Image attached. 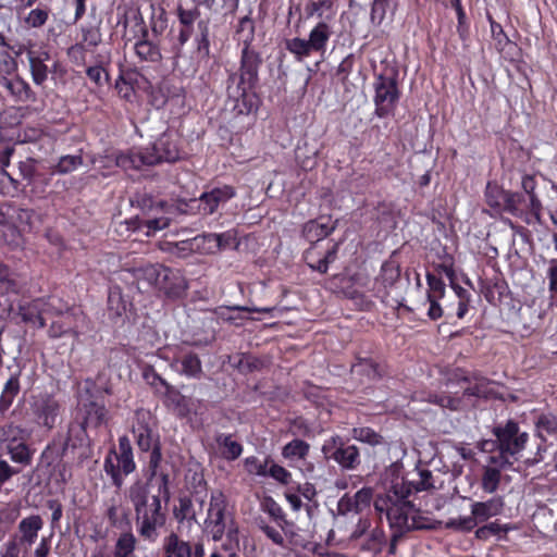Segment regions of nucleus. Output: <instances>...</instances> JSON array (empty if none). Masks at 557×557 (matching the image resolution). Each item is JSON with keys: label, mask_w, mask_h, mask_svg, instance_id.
<instances>
[{"label": "nucleus", "mask_w": 557, "mask_h": 557, "mask_svg": "<svg viewBox=\"0 0 557 557\" xmlns=\"http://www.w3.org/2000/svg\"><path fill=\"white\" fill-rule=\"evenodd\" d=\"M385 542L386 537L384 531L380 528H374L364 536L363 542L360 544V549L372 556H376L382 552Z\"/></svg>", "instance_id": "obj_34"}, {"label": "nucleus", "mask_w": 557, "mask_h": 557, "mask_svg": "<svg viewBox=\"0 0 557 557\" xmlns=\"http://www.w3.org/2000/svg\"><path fill=\"white\" fill-rule=\"evenodd\" d=\"M82 39L79 42L69 48L67 54L74 59L84 60L85 51L98 47L102 41V34L98 25H82Z\"/></svg>", "instance_id": "obj_15"}, {"label": "nucleus", "mask_w": 557, "mask_h": 557, "mask_svg": "<svg viewBox=\"0 0 557 557\" xmlns=\"http://www.w3.org/2000/svg\"><path fill=\"white\" fill-rule=\"evenodd\" d=\"M22 231H32L41 223V216L33 209L16 208L13 209V215Z\"/></svg>", "instance_id": "obj_40"}, {"label": "nucleus", "mask_w": 557, "mask_h": 557, "mask_svg": "<svg viewBox=\"0 0 557 557\" xmlns=\"http://www.w3.org/2000/svg\"><path fill=\"white\" fill-rule=\"evenodd\" d=\"M137 539L131 531L123 532L116 540L113 548L114 557H136Z\"/></svg>", "instance_id": "obj_39"}, {"label": "nucleus", "mask_w": 557, "mask_h": 557, "mask_svg": "<svg viewBox=\"0 0 557 557\" xmlns=\"http://www.w3.org/2000/svg\"><path fill=\"white\" fill-rule=\"evenodd\" d=\"M511 465L512 461H506L504 457L491 456L487 463L482 467L481 488L487 494L495 493L500 484L502 470Z\"/></svg>", "instance_id": "obj_12"}, {"label": "nucleus", "mask_w": 557, "mask_h": 557, "mask_svg": "<svg viewBox=\"0 0 557 557\" xmlns=\"http://www.w3.org/2000/svg\"><path fill=\"white\" fill-rule=\"evenodd\" d=\"M54 298H48V300L38 298L27 304L21 305L18 307V314L22 318V321L25 323H30L38 327L45 326L44 314L49 313L54 309L53 301Z\"/></svg>", "instance_id": "obj_13"}, {"label": "nucleus", "mask_w": 557, "mask_h": 557, "mask_svg": "<svg viewBox=\"0 0 557 557\" xmlns=\"http://www.w3.org/2000/svg\"><path fill=\"white\" fill-rule=\"evenodd\" d=\"M262 366H263L262 360H260L259 358H257L255 356L247 355V354L239 355V359L236 364V367L243 372L256 371V370L261 369Z\"/></svg>", "instance_id": "obj_57"}, {"label": "nucleus", "mask_w": 557, "mask_h": 557, "mask_svg": "<svg viewBox=\"0 0 557 557\" xmlns=\"http://www.w3.org/2000/svg\"><path fill=\"white\" fill-rule=\"evenodd\" d=\"M309 447L302 440H293L283 447L282 455L287 459H302L308 455Z\"/></svg>", "instance_id": "obj_49"}, {"label": "nucleus", "mask_w": 557, "mask_h": 557, "mask_svg": "<svg viewBox=\"0 0 557 557\" xmlns=\"http://www.w3.org/2000/svg\"><path fill=\"white\" fill-rule=\"evenodd\" d=\"M20 372L12 374L5 382L3 391L0 396V411L5 412L12 405L14 398L20 392Z\"/></svg>", "instance_id": "obj_41"}, {"label": "nucleus", "mask_w": 557, "mask_h": 557, "mask_svg": "<svg viewBox=\"0 0 557 557\" xmlns=\"http://www.w3.org/2000/svg\"><path fill=\"white\" fill-rule=\"evenodd\" d=\"M106 518L111 527L120 530H126L131 524L128 508L114 499L108 505Z\"/></svg>", "instance_id": "obj_29"}, {"label": "nucleus", "mask_w": 557, "mask_h": 557, "mask_svg": "<svg viewBox=\"0 0 557 557\" xmlns=\"http://www.w3.org/2000/svg\"><path fill=\"white\" fill-rule=\"evenodd\" d=\"M200 12L198 9L186 10L182 7L177 9V16L181 24L178 34V46L183 47L191 37L194 30V23L199 17Z\"/></svg>", "instance_id": "obj_27"}, {"label": "nucleus", "mask_w": 557, "mask_h": 557, "mask_svg": "<svg viewBox=\"0 0 557 557\" xmlns=\"http://www.w3.org/2000/svg\"><path fill=\"white\" fill-rule=\"evenodd\" d=\"M351 372L356 375L364 376L369 381H375L383 376L384 368L374 359L369 357H358L351 366Z\"/></svg>", "instance_id": "obj_25"}, {"label": "nucleus", "mask_w": 557, "mask_h": 557, "mask_svg": "<svg viewBox=\"0 0 557 557\" xmlns=\"http://www.w3.org/2000/svg\"><path fill=\"white\" fill-rule=\"evenodd\" d=\"M205 499L196 497L195 500L188 497H181L178 505L174 508V518L178 523L187 522L189 525L197 522L198 515L203 510Z\"/></svg>", "instance_id": "obj_19"}, {"label": "nucleus", "mask_w": 557, "mask_h": 557, "mask_svg": "<svg viewBox=\"0 0 557 557\" xmlns=\"http://www.w3.org/2000/svg\"><path fill=\"white\" fill-rule=\"evenodd\" d=\"M261 62L260 54L250 46L243 47L239 71L232 73L227 79L226 90L230 98L243 99L256 86Z\"/></svg>", "instance_id": "obj_4"}, {"label": "nucleus", "mask_w": 557, "mask_h": 557, "mask_svg": "<svg viewBox=\"0 0 557 557\" xmlns=\"http://www.w3.org/2000/svg\"><path fill=\"white\" fill-rule=\"evenodd\" d=\"M426 282H428V293L426 295L430 297H438L443 298L445 295V283L442 281V278L435 276L434 274L428 273L426 274Z\"/></svg>", "instance_id": "obj_58"}, {"label": "nucleus", "mask_w": 557, "mask_h": 557, "mask_svg": "<svg viewBox=\"0 0 557 557\" xmlns=\"http://www.w3.org/2000/svg\"><path fill=\"white\" fill-rule=\"evenodd\" d=\"M162 549L165 557H191L193 555L190 543L182 540L174 532L164 537Z\"/></svg>", "instance_id": "obj_26"}, {"label": "nucleus", "mask_w": 557, "mask_h": 557, "mask_svg": "<svg viewBox=\"0 0 557 557\" xmlns=\"http://www.w3.org/2000/svg\"><path fill=\"white\" fill-rule=\"evenodd\" d=\"M203 525L205 531L212 536L213 541H220L224 534L232 540L237 534V528L227 511V498L220 490H214L210 494Z\"/></svg>", "instance_id": "obj_5"}, {"label": "nucleus", "mask_w": 557, "mask_h": 557, "mask_svg": "<svg viewBox=\"0 0 557 557\" xmlns=\"http://www.w3.org/2000/svg\"><path fill=\"white\" fill-rule=\"evenodd\" d=\"M409 495L377 496L374 500V508L377 512L385 513L391 528L403 534L418 528L417 509L408 500Z\"/></svg>", "instance_id": "obj_3"}, {"label": "nucleus", "mask_w": 557, "mask_h": 557, "mask_svg": "<svg viewBox=\"0 0 557 557\" xmlns=\"http://www.w3.org/2000/svg\"><path fill=\"white\" fill-rule=\"evenodd\" d=\"M166 403L169 405L174 406L175 409L178 410L180 414H185L186 408V398L180 392L173 388V386H168L166 388Z\"/></svg>", "instance_id": "obj_56"}, {"label": "nucleus", "mask_w": 557, "mask_h": 557, "mask_svg": "<svg viewBox=\"0 0 557 557\" xmlns=\"http://www.w3.org/2000/svg\"><path fill=\"white\" fill-rule=\"evenodd\" d=\"M429 401L436 404V405L441 406L442 408H448L451 410H458L461 405V400L459 398H455V397H451L449 395H444V394L430 395Z\"/></svg>", "instance_id": "obj_61"}, {"label": "nucleus", "mask_w": 557, "mask_h": 557, "mask_svg": "<svg viewBox=\"0 0 557 557\" xmlns=\"http://www.w3.org/2000/svg\"><path fill=\"white\" fill-rule=\"evenodd\" d=\"M83 163L81 156H64L60 158L57 165V171L61 174H66L77 169Z\"/></svg>", "instance_id": "obj_60"}, {"label": "nucleus", "mask_w": 557, "mask_h": 557, "mask_svg": "<svg viewBox=\"0 0 557 557\" xmlns=\"http://www.w3.org/2000/svg\"><path fill=\"white\" fill-rule=\"evenodd\" d=\"M397 0H373L370 12V21L373 25L380 26L387 14H394Z\"/></svg>", "instance_id": "obj_36"}, {"label": "nucleus", "mask_w": 557, "mask_h": 557, "mask_svg": "<svg viewBox=\"0 0 557 557\" xmlns=\"http://www.w3.org/2000/svg\"><path fill=\"white\" fill-rule=\"evenodd\" d=\"M84 419L81 423L85 428H98L107 422L108 410L103 404L90 400L83 405Z\"/></svg>", "instance_id": "obj_23"}, {"label": "nucleus", "mask_w": 557, "mask_h": 557, "mask_svg": "<svg viewBox=\"0 0 557 557\" xmlns=\"http://www.w3.org/2000/svg\"><path fill=\"white\" fill-rule=\"evenodd\" d=\"M507 190L500 188L497 184L487 183L485 189L486 202L491 208L502 211Z\"/></svg>", "instance_id": "obj_50"}, {"label": "nucleus", "mask_w": 557, "mask_h": 557, "mask_svg": "<svg viewBox=\"0 0 557 557\" xmlns=\"http://www.w3.org/2000/svg\"><path fill=\"white\" fill-rule=\"evenodd\" d=\"M7 453L10 455L11 460L22 465H29L32 461V454L25 443L11 441L7 444Z\"/></svg>", "instance_id": "obj_44"}, {"label": "nucleus", "mask_w": 557, "mask_h": 557, "mask_svg": "<svg viewBox=\"0 0 557 557\" xmlns=\"http://www.w3.org/2000/svg\"><path fill=\"white\" fill-rule=\"evenodd\" d=\"M128 496L135 509L139 535L144 540L154 542L159 536V529L165 523L160 496H149L146 486L141 483L133 484Z\"/></svg>", "instance_id": "obj_1"}, {"label": "nucleus", "mask_w": 557, "mask_h": 557, "mask_svg": "<svg viewBox=\"0 0 557 557\" xmlns=\"http://www.w3.org/2000/svg\"><path fill=\"white\" fill-rule=\"evenodd\" d=\"M281 529L284 533L286 546H289L290 549L310 550L312 548L313 543L311 542L309 532L297 528L294 523L288 521H284V524H281Z\"/></svg>", "instance_id": "obj_21"}, {"label": "nucleus", "mask_w": 557, "mask_h": 557, "mask_svg": "<svg viewBox=\"0 0 557 557\" xmlns=\"http://www.w3.org/2000/svg\"><path fill=\"white\" fill-rule=\"evenodd\" d=\"M268 460L261 461L255 456L247 457L244 460L245 470L249 474L265 476L268 475Z\"/></svg>", "instance_id": "obj_54"}, {"label": "nucleus", "mask_w": 557, "mask_h": 557, "mask_svg": "<svg viewBox=\"0 0 557 557\" xmlns=\"http://www.w3.org/2000/svg\"><path fill=\"white\" fill-rule=\"evenodd\" d=\"M135 52L140 60L146 62H159L162 58L159 48L147 39L136 42Z\"/></svg>", "instance_id": "obj_45"}, {"label": "nucleus", "mask_w": 557, "mask_h": 557, "mask_svg": "<svg viewBox=\"0 0 557 557\" xmlns=\"http://www.w3.org/2000/svg\"><path fill=\"white\" fill-rule=\"evenodd\" d=\"M523 202L524 196L522 194L507 190L502 211L508 212L515 216H521L523 214V210L521 209Z\"/></svg>", "instance_id": "obj_51"}, {"label": "nucleus", "mask_w": 557, "mask_h": 557, "mask_svg": "<svg viewBox=\"0 0 557 557\" xmlns=\"http://www.w3.org/2000/svg\"><path fill=\"white\" fill-rule=\"evenodd\" d=\"M373 87L375 115L381 119L391 115L394 112L400 96L397 85V72L394 70H387L377 74L373 83Z\"/></svg>", "instance_id": "obj_6"}, {"label": "nucleus", "mask_w": 557, "mask_h": 557, "mask_svg": "<svg viewBox=\"0 0 557 557\" xmlns=\"http://www.w3.org/2000/svg\"><path fill=\"white\" fill-rule=\"evenodd\" d=\"M88 446V436L86 428L79 423L69 426L67 437L63 444L62 455L65 456L70 450L83 449Z\"/></svg>", "instance_id": "obj_31"}, {"label": "nucleus", "mask_w": 557, "mask_h": 557, "mask_svg": "<svg viewBox=\"0 0 557 557\" xmlns=\"http://www.w3.org/2000/svg\"><path fill=\"white\" fill-rule=\"evenodd\" d=\"M417 475L418 479H411L409 481L411 492H421L435 488V481L432 472L429 469L418 468Z\"/></svg>", "instance_id": "obj_47"}, {"label": "nucleus", "mask_w": 557, "mask_h": 557, "mask_svg": "<svg viewBox=\"0 0 557 557\" xmlns=\"http://www.w3.org/2000/svg\"><path fill=\"white\" fill-rule=\"evenodd\" d=\"M333 32L329 24L319 22L309 33L307 39L313 52L324 53Z\"/></svg>", "instance_id": "obj_32"}, {"label": "nucleus", "mask_w": 557, "mask_h": 557, "mask_svg": "<svg viewBox=\"0 0 557 557\" xmlns=\"http://www.w3.org/2000/svg\"><path fill=\"white\" fill-rule=\"evenodd\" d=\"M136 423L133 425V433L138 447L143 451H148L159 444L158 436L153 434L149 425L150 413L143 409L137 410L135 413Z\"/></svg>", "instance_id": "obj_14"}, {"label": "nucleus", "mask_w": 557, "mask_h": 557, "mask_svg": "<svg viewBox=\"0 0 557 557\" xmlns=\"http://www.w3.org/2000/svg\"><path fill=\"white\" fill-rule=\"evenodd\" d=\"M170 222H171V219L168 216H160V218H154V219H150V220H146V221H143V220H139L138 218H136V219H132V220L127 221L126 224L129 225V228L132 231H137L143 227H146L147 228L146 234L148 236H151L157 231H161V230H164L165 227H168L170 225Z\"/></svg>", "instance_id": "obj_38"}, {"label": "nucleus", "mask_w": 557, "mask_h": 557, "mask_svg": "<svg viewBox=\"0 0 557 557\" xmlns=\"http://www.w3.org/2000/svg\"><path fill=\"white\" fill-rule=\"evenodd\" d=\"M0 84L4 86L10 91V94L20 101H27L34 98V92L29 85L20 77H2Z\"/></svg>", "instance_id": "obj_33"}, {"label": "nucleus", "mask_w": 557, "mask_h": 557, "mask_svg": "<svg viewBox=\"0 0 557 557\" xmlns=\"http://www.w3.org/2000/svg\"><path fill=\"white\" fill-rule=\"evenodd\" d=\"M0 283L8 292L18 293L21 286L17 281L12 277L9 268L0 261Z\"/></svg>", "instance_id": "obj_59"}, {"label": "nucleus", "mask_w": 557, "mask_h": 557, "mask_svg": "<svg viewBox=\"0 0 557 557\" xmlns=\"http://www.w3.org/2000/svg\"><path fill=\"white\" fill-rule=\"evenodd\" d=\"M48 16H49V14H48L47 10L37 8V9L32 10L28 13V15L25 17V23L29 27H34V28L41 27L42 25L46 24Z\"/></svg>", "instance_id": "obj_63"}, {"label": "nucleus", "mask_w": 557, "mask_h": 557, "mask_svg": "<svg viewBox=\"0 0 557 557\" xmlns=\"http://www.w3.org/2000/svg\"><path fill=\"white\" fill-rule=\"evenodd\" d=\"M497 447L499 454L496 457H504L506 461H511L509 458L518 455L525 446L528 434L520 432L518 424L509 420L503 426L494 428Z\"/></svg>", "instance_id": "obj_8"}, {"label": "nucleus", "mask_w": 557, "mask_h": 557, "mask_svg": "<svg viewBox=\"0 0 557 557\" xmlns=\"http://www.w3.org/2000/svg\"><path fill=\"white\" fill-rule=\"evenodd\" d=\"M373 497L370 487H363L355 493L352 496L345 494L337 504V511L339 515H347L349 512L359 513L369 508Z\"/></svg>", "instance_id": "obj_17"}, {"label": "nucleus", "mask_w": 557, "mask_h": 557, "mask_svg": "<svg viewBox=\"0 0 557 557\" xmlns=\"http://www.w3.org/2000/svg\"><path fill=\"white\" fill-rule=\"evenodd\" d=\"M27 58L30 66L33 82L40 86L48 77L47 62L50 60V53L46 49L28 50Z\"/></svg>", "instance_id": "obj_20"}, {"label": "nucleus", "mask_w": 557, "mask_h": 557, "mask_svg": "<svg viewBox=\"0 0 557 557\" xmlns=\"http://www.w3.org/2000/svg\"><path fill=\"white\" fill-rule=\"evenodd\" d=\"M475 527H476V521H475V518H473L472 515L468 516V517H460V518L449 519L446 522V528L447 529H453V530L461 531V532L471 531Z\"/></svg>", "instance_id": "obj_55"}, {"label": "nucleus", "mask_w": 557, "mask_h": 557, "mask_svg": "<svg viewBox=\"0 0 557 557\" xmlns=\"http://www.w3.org/2000/svg\"><path fill=\"white\" fill-rule=\"evenodd\" d=\"M112 453L115 455L119 468H121L123 474L128 475L135 471L136 463L134 461L133 448L127 436L119 438V449Z\"/></svg>", "instance_id": "obj_28"}, {"label": "nucleus", "mask_w": 557, "mask_h": 557, "mask_svg": "<svg viewBox=\"0 0 557 557\" xmlns=\"http://www.w3.org/2000/svg\"><path fill=\"white\" fill-rule=\"evenodd\" d=\"M351 436L356 441L366 443L371 446L383 444V436L368 426L354 428L351 430Z\"/></svg>", "instance_id": "obj_48"}, {"label": "nucleus", "mask_w": 557, "mask_h": 557, "mask_svg": "<svg viewBox=\"0 0 557 557\" xmlns=\"http://www.w3.org/2000/svg\"><path fill=\"white\" fill-rule=\"evenodd\" d=\"M42 527L44 521L38 515H33L22 519L18 523L21 543L32 545L36 541L38 532L42 529Z\"/></svg>", "instance_id": "obj_30"}, {"label": "nucleus", "mask_w": 557, "mask_h": 557, "mask_svg": "<svg viewBox=\"0 0 557 557\" xmlns=\"http://www.w3.org/2000/svg\"><path fill=\"white\" fill-rule=\"evenodd\" d=\"M285 48L298 62H302L313 52L308 40L299 37L286 39Z\"/></svg>", "instance_id": "obj_43"}, {"label": "nucleus", "mask_w": 557, "mask_h": 557, "mask_svg": "<svg viewBox=\"0 0 557 557\" xmlns=\"http://www.w3.org/2000/svg\"><path fill=\"white\" fill-rule=\"evenodd\" d=\"M400 277V267L394 260H388L382 264L381 272L375 280L374 292L379 298L387 296V288L392 287Z\"/></svg>", "instance_id": "obj_18"}, {"label": "nucleus", "mask_w": 557, "mask_h": 557, "mask_svg": "<svg viewBox=\"0 0 557 557\" xmlns=\"http://www.w3.org/2000/svg\"><path fill=\"white\" fill-rule=\"evenodd\" d=\"M129 304L122 295L119 287L111 288L108 296V312L111 319L122 318L128 308Z\"/></svg>", "instance_id": "obj_37"}, {"label": "nucleus", "mask_w": 557, "mask_h": 557, "mask_svg": "<svg viewBox=\"0 0 557 557\" xmlns=\"http://www.w3.org/2000/svg\"><path fill=\"white\" fill-rule=\"evenodd\" d=\"M180 159L176 138L171 133H163L151 147L131 149L115 156L116 166L127 170H140L161 162H175Z\"/></svg>", "instance_id": "obj_2"}, {"label": "nucleus", "mask_w": 557, "mask_h": 557, "mask_svg": "<svg viewBox=\"0 0 557 557\" xmlns=\"http://www.w3.org/2000/svg\"><path fill=\"white\" fill-rule=\"evenodd\" d=\"M539 435L544 438L545 435L557 433V416L552 413L541 414L535 423Z\"/></svg>", "instance_id": "obj_52"}, {"label": "nucleus", "mask_w": 557, "mask_h": 557, "mask_svg": "<svg viewBox=\"0 0 557 557\" xmlns=\"http://www.w3.org/2000/svg\"><path fill=\"white\" fill-rule=\"evenodd\" d=\"M168 26L166 12L163 8H159L158 12H153L151 17V30L156 35L162 34Z\"/></svg>", "instance_id": "obj_64"}, {"label": "nucleus", "mask_w": 557, "mask_h": 557, "mask_svg": "<svg viewBox=\"0 0 557 557\" xmlns=\"http://www.w3.org/2000/svg\"><path fill=\"white\" fill-rule=\"evenodd\" d=\"M30 411L39 426L51 430L57 425L62 408L52 395L41 393L32 397Z\"/></svg>", "instance_id": "obj_9"}, {"label": "nucleus", "mask_w": 557, "mask_h": 557, "mask_svg": "<svg viewBox=\"0 0 557 557\" xmlns=\"http://www.w3.org/2000/svg\"><path fill=\"white\" fill-rule=\"evenodd\" d=\"M237 34L243 36V46H250L255 38V23L249 15L239 20Z\"/></svg>", "instance_id": "obj_53"}, {"label": "nucleus", "mask_w": 557, "mask_h": 557, "mask_svg": "<svg viewBox=\"0 0 557 557\" xmlns=\"http://www.w3.org/2000/svg\"><path fill=\"white\" fill-rule=\"evenodd\" d=\"M235 195L234 187L230 185L214 187L209 191L202 193L199 198L190 199L188 202H180L176 210L182 213L197 210L201 215H211L216 212L220 206L226 203Z\"/></svg>", "instance_id": "obj_7"}, {"label": "nucleus", "mask_w": 557, "mask_h": 557, "mask_svg": "<svg viewBox=\"0 0 557 557\" xmlns=\"http://www.w3.org/2000/svg\"><path fill=\"white\" fill-rule=\"evenodd\" d=\"M103 468H104L106 473L111 476L113 484L116 487H121L123 484V478H122L123 472H122L121 468H119V463L115 465L113 462L110 455L104 459Z\"/></svg>", "instance_id": "obj_62"}, {"label": "nucleus", "mask_w": 557, "mask_h": 557, "mask_svg": "<svg viewBox=\"0 0 557 557\" xmlns=\"http://www.w3.org/2000/svg\"><path fill=\"white\" fill-rule=\"evenodd\" d=\"M333 226H330L327 223L319 222V221H309L304 226V235L310 242H319L320 239L326 237L332 231Z\"/></svg>", "instance_id": "obj_46"}, {"label": "nucleus", "mask_w": 557, "mask_h": 557, "mask_svg": "<svg viewBox=\"0 0 557 557\" xmlns=\"http://www.w3.org/2000/svg\"><path fill=\"white\" fill-rule=\"evenodd\" d=\"M409 481L403 474V465L398 462L392 463L383 474L385 493L382 496L410 495L411 487Z\"/></svg>", "instance_id": "obj_11"}, {"label": "nucleus", "mask_w": 557, "mask_h": 557, "mask_svg": "<svg viewBox=\"0 0 557 557\" xmlns=\"http://www.w3.org/2000/svg\"><path fill=\"white\" fill-rule=\"evenodd\" d=\"M157 289L170 298H181L187 289V281L180 270L165 267Z\"/></svg>", "instance_id": "obj_16"}, {"label": "nucleus", "mask_w": 557, "mask_h": 557, "mask_svg": "<svg viewBox=\"0 0 557 557\" xmlns=\"http://www.w3.org/2000/svg\"><path fill=\"white\" fill-rule=\"evenodd\" d=\"M504 508L503 497L497 496L486 502H475L471 505V513L475 521H485L499 515Z\"/></svg>", "instance_id": "obj_22"}, {"label": "nucleus", "mask_w": 557, "mask_h": 557, "mask_svg": "<svg viewBox=\"0 0 557 557\" xmlns=\"http://www.w3.org/2000/svg\"><path fill=\"white\" fill-rule=\"evenodd\" d=\"M215 443L221 456L227 460H235L242 455L243 446L232 435L220 433L215 436Z\"/></svg>", "instance_id": "obj_35"}, {"label": "nucleus", "mask_w": 557, "mask_h": 557, "mask_svg": "<svg viewBox=\"0 0 557 557\" xmlns=\"http://www.w3.org/2000/svg\"><path fill=\"white\" fill-rule=\"evenodd\" d=\"M181 363L182 368L178 370L180 373L189 376V377H198L202 372V366L199 357L196 354H187L181 360H175L172 363L174 367L177 363Z\"/></svg>", "instance_id": "obj_42"}, {"label": "nucleus", "mask_w": 557, "mask_h": 557, "mask_svg": "<svg viewBox=\"0 0 557 557\" xmlns=\"http://www.w3.org/2000/svg\"><path fill=\"white\" fill-rule=\"evenodd\" d=\"M327 459H333L343 469L354 470L360 465L359 449L355 445H345L342 437L333 436L322 447Z\"/></svg>", "instance_id": "obj_10"}, {"label": "nucleus", "mask_w": 557, "mask_h": 557, "mask_svg": "<svg viewBox=\"0 0 557 557\" xmlns=\"http://www.w3.org/2000/svg\"><path fill=\"white\" fill-rule=\"evenodd\" d=\"M164 265L161 264H147L134 270V277L137 280L138 288L154 287L158 288L162 270Z\"/></svg>", "instance_id": "obj_24"}]
</instances>
